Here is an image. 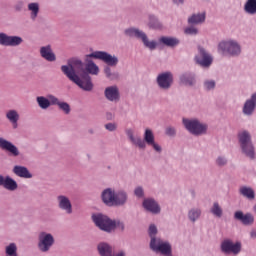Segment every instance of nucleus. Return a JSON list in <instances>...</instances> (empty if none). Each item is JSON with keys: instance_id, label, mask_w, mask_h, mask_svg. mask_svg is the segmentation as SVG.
I'll use <instances>...</instances> for the list:
<instances>
[{"instance_id": "8fccbe9b", "label": "nucleus", "mask_w": 256, "mask_h": 256, "mask_svg": "<svg viewBox=\"0 0 256 256\" xmlns=\"http://www.w3.org/2000/svg\"><path fill=\"white\" fill-rule=\"evenodd\" d=\"M114 256H127V253L125 250H119Z\"/></svg>"}, {"instance_id": "4be33fe9", "label": "nucleus", "mask_w": 256, "mask_h": 256, "mask_svg": "<svg viewBox=\"0 0 256 256\" xmlns=\"http://www.w3.org/2000/svg\"><path fill=\"white\" fill-rule=\"evenodd\" d=\"M0 187H4L7 191H17L19 185L15 179L11 178V176H3L0 175Z\"/></svg>"}, {"instance_id": "f704fd0d", "label": "nucleus", "mask_w": 256, "mask_h": 256, "mask_svg": "<svg viewBox=\"0 0 256 256\" xmlns=\"http://www.w3.org/2000/svg\"><path fill=\"white\" fill-rule=\"evenodd\" d=\"M36 102H37L38 107H40V109H43L44 111L51 107V102L49 101L48 96L47 97L37 96Z\"/></svg>"}, {"instance_id": "c9c22d12", "label": "nucleus", "mask_w": 256, "mask_h": 256, "mask_svg": "<svg viewBox=\"0 0 256 256\" xmlns=\"http://www.w3.org/2000/svg\"><path fill=\"white\" fill-rule=\"evenodd\" d=\"M210 212L215 217H219V218L223 217V209L219 205V202H214L213 203V206L211 207Z\"/></svg>"}, {"instance_id": "ea45409f", "label": "nucleus", "mask_w": 256, "mask_h": 256, "mask_svg": "<svg viewBox=\"0 0 256 256\" xmlns=\"http://www.w3.org/2000/svg\"><path fill=\"white\" fill-rule=\"evenodd\" d=\"M58 109H60V111H63L65 115H69V113H71V106L67 102L60 101V103L58 104Z\"/></svg>"}, {"instance_id": "e433bc0d", "label": "nucleus", "mask_w": 256, "mask_h": 256, "mask_svg": "<svg viewBox=\"0 0 256 256\" xmlns=\"http://www.w3.org/2000/svg\"><path fill=\"white\" fill-rule=\"evenodd\" d=\"M5 253L7 256H17V244L15 242H11L5 247Z\"/></svg>"}, {"instance_id": "f8f14e48", "label": "nucleus", "mask_w": 256, "mask_h": 256, "mask_svg": "<svg viewBox=\"0 0 256 256\" xmlns=\"http://www.w3.org/2000/svg\"><path fill=\"white\" fill-rule=\"evenodd\" d=\"M22 43L23 38L21 36H11L0 32V45L2 47H19Z\"/></svg>"}, {"instance_id": "f257e3e1", "label": "nucleus", "mask_w": 256, "mask_h": 256, "mask_svg": "<svg viewBox=\"0 0 256 256\" xmlns=\"http://www.w3.org/2000/svg\"><path fill=\"white\" fill-rule=\"evenodd\" d=\"M91 59H98L110 67L119 65V58L105 51H94L85 56V63L79 59L68 60L61 66L62 73L83 91H93L91 76L99 75V66Z\"/></svg>"}, {"instance_id": "9d476101", "label": "nucleus", "mask_w": 256, "mask_h": 256, "mask_svg": "<svg viewBox=\"0 0 256 256\" xmlns=\"http://www.w3.org/2000/svg\"><path fill=\"white\" fill-rule=\"evenodd\" d=\"M196 65L202 67V69H209L213 65V55H211L205 48L199 46L198 54L194 57Z\"/></svg>"}, {"instance_id": "603ef678", "label": "nucleus", "mask_w": 256, "mask_h": 256, "mask_svg": "<svg viewBox=\"0 0 256 256\" xmlns=\"http://www.w3.org/2000/svg\"><path fill=\"white\" fill-rule=\"evenodd\" d=\"M252 210L254 211V213L256 215V204L253 206Z\"/></svg>"}, {"instance_id": "4468645a", "label": "nucleus", "mask_w": 256, "mask_h": 256, "mask_svg": "<svg viewBox=\"0 0 256 256\" xmlns=\"http://www.w3.org/2000/svg\"><path fill=\"white\" fill-rule=\"evenodd\" d=\"M142 207L147 213H151V215H159L161 213V205L153 197L144 198Z\"/></svg>"}, {"instance_id": "c85d7f7f", "label": "nucleus", "mask_w": 256, "mask_h": 256, "mask_svg": "<svg viewBox=\"0 0 256 256\" xmlns=\"http://www.w3.org/2000/svg\"><path fill=\"white\" fill-rule=\"evenodd\" d=\"M239 194L248 199V201H255V190L250 186L240 187Z\"/></svg>"}, {"instance_id": "4c0bfd02", "label": "nucleus", "mask_w": 256, "mask_h": 256, "mask_svg": "<svg viewBox=\"0 0 256 256\" xmlns=\"http://www.w3.org/2000/svg\"><path fill=\"white\" fill-rule=\"evenodd\" d=\"M217 86V82L213 79H206L203 83V87L205 91H213L215 87Z\"/></svg>"}, {"instance_id": "20e7f679", "label": "nucleus", "mask_w": 256, "mask_h": 256, "mask_svg": "<svg viewBox=\"0 0 256 256\" xmlns=\"http://www.w3.org/2000/svg\"><path fill=\"white\" fill-rule=\"evenodd\" d=\"M124 34L126 35V37H131L141 41L145 49H148L149 51H155V49H157V47L159 46L157 40L149 39L147 33L137 27H130L125 29Z\"/></svg>"}, {"instance_id": "2f4dec72", "label": "nucleus", "mask_w": 256, "mask_h": 256, "mask_svg": "<svg viewBox=\"0 0 256 256\" xmlns=\"http://www.w3.org/2000/svg\"><path fill=\"white\" fill-rule=\"evenodd\" d=\"M243 9L246 15H256V0H246Z\"/></svg>"}, {"instance_id": "1a4fd4ad", "label": "nucleus", "mask_w": 256, "mask_h": 256, "mask_svg": "<svg viewBox=\"0 0 256 256\" xmlns=\"http://www.w3.org/2000/svg\"><path fill=\"white\" fill-rule=\"evenodd\" d=\"M156 83L161 91H169L173 87V83H175L173 72L165 71L159 73L156 77Z\"/></svg>"}, {"instance_id": "f3484780", "label": "nucleus", "mask_w": 256, "mask_h": 256, "mask_svg": "<svg viewBox=\"0 0 256 256\" xmlns=\"http://www.w3.org/2000/svg\"><path fill=\"white\" fill-rule=\"evenodd\" d=\"M40 57L48 63H55L57 61V54L53 51V46L47 44L39 48Z\"/></svg>"}, {"instance_id": "c03bdc74", "label": "nucleus", "mask_w": 256, "mask_h": 256, "mask_svg": "<svg viewBox=\"0 0 256 256\" xmlns=\"http://www.w3.org/2000/svg\"><path fill=\"white\" fill-rule=\"evenodd\" d=\"M227 162V157L225 156H218L215 161L218 167H225V165H227Z\"/></svg>"}, {"instance_id": "f03ea898", "label": "nucleus", "mask_w": 256, "mask_h": 256, "mask_svg": "<svg viewBox=\"0 0 256 256\" xmlns=\"http://www.w3.org/2000/svg\"><path fill=\"white\" fill-rule=\"evenodd\" d=\"M125 135L128 138L131 145L137 147L138 149H146L148 147L153 148L156 153H163V147H161L157 141H155V133L150 128H146L144 131V138L135 134V129L126 128Z\"/></svg>"}, {"instance_id": "ddd939ff", "label": "nucleus", "mask_w": 256, "mask_h": 256, "mask_svg": "<svg viewBox=\"0 0 256 256\" xmlns=\"http://www.w3.org/2000/svg\"><path fill=\"white\" fill-rule=\"evenodd\" d=\"M56 203L60 211H64L66 215L73 214V203H71V198L67 195L60 194L56 197Z\"/></svg>"}, {"instance_id": "6ab92c4d", "label": "nucleus", "mask_w": 256, "mask_h": 256, "mask_svg": "<svg viewBox=\"0 0 256 256\" xmlns=\"http://www.w3.org/2000/svg\"><path fill=\"white\" fill-rule=\"evenodd\" d=\"M234 219H236V221H240V223L246 227H249L255 223V216L251 212L243 213L241 210L234 213Z\"/></svg>"}, {"instance_id": "dca6fc26", "label": "nucleus", "mask_w": 256, "mask_h": 256, "mask_svg": "<svg viewBox=\"0 0 256 256\" xmlns=\"http://www.w3.org/2000/svg\"><path fill=\"white\" fill-rule=\"evenodd\" d=\"M104 97L110 103H119L121 101V90L117 85L108 86L104 90Z\"/></svg>"}, {"instance_id": "412c9836", "label": "nucleus", "mask_w": 256, "mask_h": 256, "mask_svg": "<svg viewBox=\"0 0 256 256\" xmlns=\"http://www.w3.org/2000/svg\"><path fill=\"white\" fill-rule=\"evenodd\" d=\"M129 201V194L125 190H118L114 194V201L112 207H125Z\"/></svg>"}, {"instance_id": "a19ab883", "label": "nucleus", "mask_w": 256, "mask_h": 256, "mask_svg": "<svg viewBox=\"0 0 256 256\" xmlns=\"http://www.w3.org/2000/svg\"><path fill=\"white\" fill-rule=\"evenodd\" d=\"M165 135L167 137H175L177 135V129L173 126H167L165 128Z\"/></svg>"}, {"instance_id": "37998d69", "label": "nucleus", "mask_w": 256, "mask_h": 256, "mask_svg": "<svg viewBox=\"0 0 256 256\" xmlns=\"http://www.w3.org/2000/svg\"><path fill=\"white\" fill-rule=\"evenodd\" d=\"M184 33L185 35H198L199 29H197V27H194V26H189L184 29Z\"/></svg>"}, {"instance_id": "49530a36", "label": "nucleus", "mask_w": 256, "mask_h": 256, "mask_svg": "<svg viewBox=\"0 0 256 256\" xmlns=\"http://www.w3.org/2000/svg\"><path fill=\"white\" fill-rule=\"evenodd\" d=\"M105 129H107V131H117V124L115 123L105 124Z\"/></svg>"}, {"instance_id": "a18cd8bd", "label": "nucleus", "mask_w": 256, "mask_h": 256, "mask_svg": "<svg viewBox=\"0 0 256 256\" xmlns=\"http://www.w3.org/2000/svg\"><path fill=\"white\" fill-rule=\"evenodd\" d=\"M48 101H50V107H51V105H59V103L61 102L60 100H59V98H57L55 95H53V94H49L48 95Z\"/></svg>"}, {"instance_id": "79ce46f5", "label": "nucleus", "mask_w": 256, "mask_h": 256, "mask_svg": "<svg viewBox=\"0 0 256 256\" xmlns=\"http://www.w3.org/2000/svg\"><path fill=\"white\" fill-rule=\"evenodd\" d=\"M134 195L135 197H138V199H143V197H145V190L142 186H137L134 189Z\"/></svg>"}, {"instance_id": "0eeeda50", "label": "nucleus", "mask_w": 256, "mask_h": 256, "mask_svg": "<svg viewBox=\"0 0 256 256\" xmlns=\"http://www.w3.org/2000/svg\"><path fill=\"white\" fill-rule=\"evenodd\" d=\"M53 245H55V236L52 233L47 231L39 232L37 247L40 253H49L53 249Z\"/></svg>"}, {"instance_id": "72a5a7b5", "label": "nucleus", "mask_w": 256, "mask_h": 256, "mask_svg": "<svg viewBox=\"0 0 256 256\" xmlns=\"http://www.w3.org/2000/svg\"><path fill=\"white\" fill-rule=\"evenodd\" d=\"M148 27L149 29H163V24L155 15L148 16Z\"/></svg>"}, {"instance_id": "b1692460", "label": "nucleus", "mask_w": 256, "mask_h": 256, "mask_svg": "<svg viewBox=\"0 0 256 256\" xmlns=\"http://www.w3.org/2000/svg\"><path fill=\"white\" fill-rule=\"evenodd\" d=\"M115 189L106 188L101 193V199L104 205L107 207H113V201L115 199Z\"/></svg>"}, {"instance_id": "9b49d317", "label": "nucleus", "mask_w": 256, "mask_h": 256, "mask_svg": "<svg viewBox=\"0 0 256 256\" xmlns=\"http://www.w3.org/2000/svg\"><path fill=\"white\" fill-rule=\"evenodd\" d=\"M92 221L101 231L111 233L113 227L112 220L107 215L102 213H96L92 215Z\"/></svg>"}, {"instance_id": "39448f33", "label": "nucleus", "mask_w": 256, "mask_h": 256, "mask_svg": "<svg viewBox=\"0 0 256 256\" xmlns=\"http://www.w3.org/2000/svg\"><path fill=\"white\" fill-rule=\"evenodd\" d=\"M217 51L223 57H239L241 55V44L234 39L222 40L218 43Z\"/></svg>"}, {"instance_id": "473e14b6", "label": "nucleus", "mask_w": 256, "mask_h": 256, "mask_svg": "<svg viewBox=\"0 0 256 256\" xmlns=\"http://www.w3.org/2000/svg\"><path fill=\"white\" fill-rule=\"evenodd\" d=\"M104 74H105L106 78L109 79L110 81H116V79H118V81H121V73L113 72L111 70V66H109V65L104 67Z\"/></svg>"}, {"instance_id": "a878e982", "label": "nucleus", "mask_w": 256, "mask_h": 256, "mask_svg": "<svg viewBox=\"0 0 256 256\" xmlns=\"http://www.w3.org/2000/svg\"><path fill=\"white\" fill-rule=\"evenodd\" d=\"M97 251L100 256H115V253H113V246L107 242L98 243Z\"/></svg>"}, {"instance_id": "a211bd4d", "label": "nucleus", "mask_w": 256, "mask_h": 256, "mask_svg": "<svg viewBox=\"0 0 256 256\" xmlns=\"http://www.w3.org/2000/svg\"><path fill=\"white\" fill-rule=\"evenodd\" d=\"M0 149L6 151V153H9L12 157H19L21 155L19 148L15 146L13 142L3 137H0Z\"/></svg>"}, {"instance_id": "de8ad7c7", "label": "nucleus", "mask_w": 256, "mask_h": 256, "mask_svg": "<svg viewBox=\"0 0 256 256\" xmlns=\"http://www.w3.org/2000/svg\"><path fill=\"white\" fill-rule=\"evenodd\" d=\"M172 3L176 7H181L182 5H185V0H172Z\"/></svg>"}, {"instance_id": "aec40b11", "label": "nucleus", "mask_w": 256, "mask_h": 256, "mask_svg": "<svg viewBox=\"0 0 256 256\" xmlns=\"http://www.w3.org/2000/svg\"><path fill=\"white\" fill-rule=\"evenodd\" d=\"M179 81L184 87H195L197 85V76L191 71L183 72L179 76Z\"/></svg>"}, {"instance_id": "09e8293b", "label": "nucleus", "mask_w": 256, "mask_h": 256, "mask_svg": "<svg viewBox=\"0 0 256 256\" xmlns=\"http://www.w3.org/2000/svg\"><path fill=\"white\" fill-rule=\"evenodd\" d=\"M15 11H23V2H18L14 6Z\"/></svg>"}, {"instance_id": "393cba45", "label": "nucleus", "mask_w": 256, "mask_h": 256, "mask_svg": "<svg viewBox=\"0 0 256 256\" xmlns=\"http://www.w3.org/2000/svg\"><path fill=\"white\" fill-rule=\"evenodd\" d=\"M5 117L7 121L12 125L13 129H17L19 127V119H21V115H19V111L15 109H10L6 111Z\"/></svg>"}, {"instance_id": "3c124183", "label": "nucleus", "mask_w": 256, "mask_h": 256, "mask_svg": "<svg viewBox=\"0 0 256 256\" xmlns=\"http://www.w3.org/2000/svg\"><path fill=\"white\" fill-rule=\"evenodd\" d=\"M250 237H251V239H256V230L255 229H252L250 231Z\"/></svg>"}, {"instance_id": "c756f323", "label": "nucleus", "mask_w": 256, "mask_h": 256, "mask_svg": "<svg viewBox=\"0 0 256 256\" xmlns=\"http://www.w3.org/2000/svg\"><path fill=\"white\" fill-rule=\"evenodd\" d=\"M28 11L30 12V19L36 21L39 17L40 5L39 2H31L28 4Z\"/></svg>"}, {"instance_id": "2eb2a0df", "label": "nucleus", "mask_w": 256, "mask_h": 256, "mask_svg": "<svg viewBox=\"0 0 256 256\" xmlns=\"http://www.w3.org/2000/svg\"><path fill=\"white\" fill-rule=\"evenodd\" d=\"M256 110V91L253 92L248 99L245 100L242 106V114L245 117H253Z\"/></svg>"}, {"instance_id": "6e6552de", "label": "nucleus", "mask_w": 256, "mask_h": 256, "mask_svg": "<svg viewBox=\"0 0 256 256\" xmlns=\"http://www.w3.org/2000/svg\"><path fill=\"white\" fill-rule=\"evenodd\" d=\"M220 251L223 255L237 256L243 251V244L241 241L234 242L231 238H225L220 243Z\"/></svg>"}, {"instance_id": "cd10ccee", "label": "nucleus", "mask_w": 256, "mask_h": 256, "mask_svg": "<svg viewBox=\"0 0 256 256\" xmlns=\"http://www.w3.org/2000/svg\"><path fill=\"white\" fill-rule=\"evenodd\" d=\"M203 211L199 207H193L188 210L187 218L190 223H197L201 219Z\"/></svg>"}, {"instance_id": "7c9ffc66", "label": "nucleus", "mask_w": 256, "mask_h": 256, "mask_svg": "<svg viewBox=\"0 0 256 256\" xmlns=\"http://www.w3.org/2000/svg\"><path fill=\"white\" fill-rule=\"evenodd\" d=\"M189 25H201L205 23V12L193 14L188 18Z\"/></svg>"}, {"instance_id": "5701e85b", "label": "nucleus", "mask_w": 256, "mask_h": 256, "mask_svg": "<svg viewBox=\"0 0 256 256\" xmlns=\"http://www.w3.org/2000/svg\"><path fill=\"white\" fill-rule=\"evenodd\" d=\"M12 173L20 179H33V173L29 171V168L22 165H15L12 169Z\"/></svg>"}, {"instance_id": "423d86ee", "label": "nucleus", "mask_w": 256, "mask_h": 256, "mask_svg": "<svg viewBox=\"0 0 256 256\" xmlns=\"http://www.w3.org/2000/svg\"><path fill=\"white\" fill-rule=\"evenodd\" d=\"M238 142L243 155L252 161L255 160V145L253 144L251 133L247 130L240 132L238 134Z\"/></svg>"}, {"instance_id": "bb28decb", "label": "nucleus", "mask_w": 256, "mask_h": 256, "mask_svg": "<svg viewBox=\"0 0 256 256\" xmlns=\"http://www.w3.org/2000/svg\"><path fill=\"white\" fill-rule=\"evenodd\" d=\"M159 43L162 45H165V47L175 48L180 45L181 40L177 37H171V36H162L159 38Z\"/></svg>"}, {"instance_id": "58836bf2", "label": "nucleus", "mask_w": 256, "mask_h": 256, "mask_svg": "<svg viewBox=\"0 0 256 256\" xmlns=\"http://www.w3.org/2000/svg\"><path fill=\"white\" fill-rule=\"evenodd\" d=\"M112 228L111 231H115V229H119L120 231H125V223L121 220H112Z\"/></svg>"}, {"instance_id": "7ed1b4c3", "label": "nucleus", "mask_w": 256, "mask_h": 256, "mask_svg": "<svg viewBox=\"0 0 256 256\" xmlns=\"http://www.w3.org/2000/svg\"><path fill=\"white\" fill-rule=\"evenodd\" d=\"M182 125L194 137H203L209 133V124L197 117L182 118Z\"/></svg>"}]
</instances>
